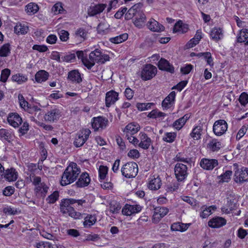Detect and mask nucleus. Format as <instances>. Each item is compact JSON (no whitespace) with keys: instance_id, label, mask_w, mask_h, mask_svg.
<instances>
[{"instance_id":"33","label":"nucleus","mask_w":248,"mask_h":248,"mask_svg":"<svg viewBox=\"0 0 248 248\" xmlns=\"http://www.w3.org/2000/svg\"><path fill=\"white\" fill-rule=\"evenodd\" d=\"M222 30L220 28H214L212 29L210 36L212 39L217 41L223 37Z\"/></svg>"},{"instance_id":"34","label":"nucleus","mask_w":248,"mask_h":248,"mask_svg":"<svg viewBox=\"0 0 248 248\" xmlns=\"http://www.w3.org/2000/svg\"><path fill=\"white\" fill-rule=\"evenodd\" d=\"M48 73L45 70H40L35 75V78L37 82H42L46 80L48 77Z\"/></svg>"},{"instance_id":"2","label":"nucleus","mask_w":248,"mask_h":248,"mask_svg":"<svg viewBox=\"0 0 248 248\" xmlns=\"http://www.w3.org/2000/svg\"><path fill=\"white\" fill-rule=\"evenodd\" d=\"M80 172V170L76 163L71 162L63 172L61 181V185L67 186L74 182Z\"/></svg>"},{"instance_id":"61","label":"nucleus","mask_w":248,"mask_h":248,"mask_svg":"<svg viewBox=\"0 0 248 248\" xmlns=\"http://www.w3.org/2000/svg\"><path fill=\"white\" fill-rule=\"evenodd\" d=\"M127 155L131 158H138L140 156V154L138 150L136 149H132L129 151Z\"/></svg>"},{"instance_id":"30","label":"nucleus","mask_w":248,"mask_h":248,"mask_svg":"<svg viewBox=\"0 0 248 248\" xmlns=\"http://www.w3.org/2000/svg\"><path fill=\"white\" fill-rule=\"evenodd\" d=\"M189 117L187 114L176 120L173 124V127L177 130H180L185 125Z\"/></svg>"},{"instance_id":"54","label":"nucleus","mask_w":248,"mask_h":248,"mask_svg":"<svg viewBox=\"0 0 248 248\" xmlns=\"http://www.w3.org/2000/svg\"><path fill=\"white\" fill-rule=\"evenodd\" d=\"M232 174V171L226 170L223 174H221L219 177L222 182H228L231 179Z\"/></svg>"},{"instance_id":"41","label":"nucleus","mask_w":248,"mask_h":248,"mask_svg":"<svg viewBox=\"0 0 248 248\" xmlns=\"http://www.w3.org/2000/svg\"><path fill=\"white\" fill-rule=\"evenodd\" d=\"M14 30L16 33H20L21 34H24L28 31L29 28L24 24H22L21 23H17L16 26L14 28Z\"/></svg>"},{"instance_id":"38","label":"nucleus","mask_w":248,"mask_h":248,"mask_svg":"<svg viewBox=\"0 0 248 248\" xmlns=\"http://www.w3.org/2000/svg\"><path fill=\"white\" fill-rule=\"evenodd\" d=\"M128 34L124 33L116 37L110 38L109 40L112 43L117 44L126 40L128 39Z\"/></svg>"},{"instance_id":"35","label":"nucleus","mask_w":248,"mask_h":248,"mask_svg":"<svg viewBox=\"0 0 248 248\" xmlns=\"http://www.w3.org/2000/svg\"><path fill=\"white\" fill-rule=\"evenodd\" d=\"M145 16L142 12L139 13V15L135 17L134 25L139 28H141L145 23Z\"/></svg>"},{"instance_id":"4","label":"nucleus","mask_w":248,"mask_h":248,"mask_svg":"<svg viewBox=\"0 0 248 248\" xmlns=\"http://www.w3.org/2000/svg\"><path fill=\"white\" fill-rule=\"evenodd\" d=\"M122 175L127 178H134L138 172V166L137 163L130 162L125 163L121 169Z\"/></svg>"},{"instance_id":"58","label":"nucleus","mask_w":248,"mask_h":248,"mask_svg":"<svg viewBox=\"0 0 248 248\" xmlns=\"http://www.w3.org/2000/svg\"><path fill=\"white\" fill-rule=\"evenodd\" d=\"M15 192L14 187L11 186L6 187L3 190V194L6 196H10L14 194Z\"/></svg>"},{"instance_id":"27","label":"nucleus","mask_w":248,"mask_h":248,"mask_svg":"<svg viewBox=\"0 0 248 248\" xmlns=\"http://www.w3.org/2000/svg\"><path fill=\"white\" fill-rule=\"evenodd\" d=\"M139 13H141L139 8V5L135 4L130 8L125 13V18L126 20L132 19L134 16H137L139 15Z\"/></svg>"},{"instance_id":"18","label":"nucleus","mask_w":248,"mask_h":248,"mask_svg":"<svg viewBox=\"0 0 248 248\" xmlns=\"http://www.w3.org/2000/svg\"><path fill=\"white\" fill-rule=\"evenodd\" d=\"M82 217L79 219L83 218V226L85 228H90L94 224L96 221V217L95 215L91 214H81Z\"/></svg>"},{"instance_id":"10","label":"nucleus","mask_w":248,"mask_h":248,"mask_svg":"<svg viewBox=\"0 0 248 248\" xmlns=\"http://www.w3.org/2000/svg\"><path fill=\"white\" fill-rule=\"evenodd\" d=\"M227 128V122L224 120H218L214 123L213 130L216 135L219 136L225 133Z\"/></svg>"},{"instance_id":"53","label":"nucleus","mask_w":248,"mask_h":248,"mask_svg":"<svg viewBox=\"0 0 248 248\" xmlns=\"http://www.w3.org/2000/svg\"><path fill=\"white\" fill-rule=\"evenodd\" d=\"M179 22L176 24L173 28L174 31H181L182 33L186 32L188 30L187 25H183L179 26Z\"/></svg>"},{"instance_id":"1","label":"nucleus","mask_w":248,"mask_h":248,"mask_svg":"<svg viewBox=\"0 0 248 248\" xmlns=\"http://www.w3.org/2000/svg\"><path fill=\"white\" fill-rule=\"evenodd\" d=\"M86 202L85 200H76L74 199H65L62 201L60 204V210L62 214H68L69 216L75 219H79L82 217L80 213L75 211L74 208L81 210L83 204Z\"/></svg>"},{"instance_id":"14","label":"nucleus","mask_w":248,"mask_h":248,"mask_svg":"<svg viewBox=\"0 0 248 248\" xmlns=\"http://www.w3.org/2000/svg\"><path fill=\"white\" fill-rule=\"evenodd\" d=\"M106 4L99 3L91 6L88 9V14L90 16H94L102 13L107 7Z\"/></svg>"},{"instance_id":"23","label":"nucleus","mask_w":248,"mask_h":248,"mask_svg":"<svg viewBox=\"0 0 248 248\" xmlns=\"http://www.w3.org/2000/svg\"><path fill=\"white\" fill-rule=\"evenodd\" d=\"M140 129V125L137 124L130 123L125 127L124 132L125 136H132L137 133Z\"/></svg>"},{"instance_id":"13","label":"nucleus","mask_w":248,"mask_h":248,"mask_svg":"<svg viewBox=\"0 0 248 248\" xmlns=\"http://www.w3.org/2000/svg\"><path fill=\"white\" fill-rule=\"evenodd\" d=\"M200 166L204 170H212L218 165V160L215 159L202 158L200 162Z\"/></svg>"},{"instance_id":"42","label":"nucleus","mask_w":248,"mask_h":248,"mask_svg":"<svg viewBox=\"0 0 248 248\" xmlns=\"http://www.w3.org/2000/svg\"><path fill=\"white\" fill-rule=\"evenodd\" d=\"M0 137L10 142L12 140L13 135L10 131L2 128L0 129Z\"/></svg>"},{"instance_id":"32","label":"nucleus","mask_w":248,"mask_h":248,"mask_svg":"<svg viewBox=\"0 0 248 248\" xmlns=\"http://www.w3.org/2000/svg\"><path fill=\"white\" fill-rule=\"evenodd\" d=\"M189 224H185L181 222H176L173 223L171 226V229L172 231H180L181 232L186 231L188 227Z\"/></svg>"},{"instance_id":"20","label":"nucleus","mask_w":248,"mask_h":248,"mask_svg":"<svg viewBox=\"0 0 248 248\" xmlns=\"http://www.w3.org/2000/svg\"><path fill=\"white\" fill-rule=\"evenodd\" d=\"M139 136L140 141L139 142V146L144 150L149 149L151 143V139L144 133L140 132Z\"/></svg>"},{"instance_id":"43","label":"nucleus","mask_w":248,"mask_h":248,"mask_svg":"<svg viewBox=\"0 0 248 248\" xmlns=\"http://www.w3.org/2000/svg\"><path fill=\"white\" fill-rule=\"evenodd\" d=\"M39 7L37 4L33 2L29 3L26 6V11L30 15L34 14L37 13Z\"/></svg>"},{"instance_id":"62","label":"nucleus","mask_w":248,"mask_h":248,"mask_svg":"<svg viewBox=\"0 0 248 248\" xmlns=\"http://www.w3.org/2000/svg\"><path fill=\"white\" fill-rule=\"evenodd\" d=\"M66 233L73 237H77L78 236H79L80 233L76 229H70L66 230Z\"/></svg>"},{"instance_id":"39","label":"nucleus","mask_w":248,"mask_h":248,"mask_svg":"<svg viewBox=\"0 0 248 248\" xmlns=\"http://www.w3.org/2000/svg\"><path fill=\"white\" fill-rule=\"evenodd\" d=\"M11 53V47L9 43L4 44L0 48V56L1 57H6L9 55Z\"/></svg>"},{"instance_id":"8","label":"nucleus","mask_w":248,"mask_h":248,"mask_svg":"<svg viewBox=\"0 0 248 248\" xmlns=\"http://www.w3.org/2000/svg\"><path fill=\"white\" fill-rule=\"evenodd\" d=\"M236 170L234 171V181L236 183H242L248 181V168H242L240 170L237 168V164H234Z\"/></svg>"},{"instance_id":"50","label":"nucleus","mask_w":248,"mask_h":248,"mask_svg":"<svg viewBox=\"0 0 248 248\" xmlns=\"http://www.w3.org/2000/svg\"><path fill=\"white\" fill-rule=\"evenodd\" d=\"M59 196V192L55 191L46 199V201L48 203H54L58 200Z\"/></svg>"},{"instance_id":"63","label":"nucleus","mask_w":248,"mask_h":248,"mask_svg":"<svg viewBox=\"0 0 248 248\" xmlns=\"http://www.w3.org/2000/svg\"><path fill=\"white\" fill-rule=\"evenodd\" d=\"M33 50H37L40 52H44L47 50V47L45 45H35L32 46Z\"/></svg>"},{"instance_id":"3","label":"nucleus","mask_w":248,"mask_h":248,"mask_svg":"<svg viewBox=\"0 0 248 248\" xmlns=\"http://www.w3.org/2000/svg\"><path fill=\"white\" fill-rule=\"evenodd\" d=\"M109 60L108 55L103 54L100 50L96 49L92 51L89 55V60L84 61V66L88 69H91L95 62L103 64Z\"/></svg>"},{"instance_id":"44","label":"nucleus","mask_w":248,"mask_h":248,"mask_svg":"<svg viewBox=\"0 0 248 248\" xmlns=\"http://www.w3.org/2000/svg\"><path fill=\"white\" fill-rule=\"evenodd\" d=\"M217 207L215 205L210 206L208 207H205L201 214V217L203 218L208 217L211 214L212 211H215Z\"/></svg>"},{"instance_id":"19","label":"nucleus","mask_w":248,"mask_h":248,"mask_svg":"<svg viewBox=\"0 0 248 248\" xmlns=\"http://www.w3.org/2000/svg\"><path fill=\"white\" fill-rule=\"evenodd\" d=\"M226 224V220L222 217H217L210 220L208 222L209 227L213 228H218Z\"/></svg>"},{"instance_id":"51","label":"nucleus","mask_w":248,"mask_h":248,"mask_svg":"<svg viewBox=\"0 0 248 248\" xmlns=\"http://www.w3.org/2000/svg\"><path fill=\"white\" fill-rule=\"evenodd\" d=\"M10 70L8 68L2 70L0 75V81L5 82L10 75Z\"/></svg>"},{"instance_id":"57","label":"nucleus","mask_w":248,"mask_h":248,"mask_svg":"<svg viewBox=\"0 0 248 248\" xmlns=\"http://www.w3.org/2000/svg\"><path fill=\"white\" fill-rule=\"evenodd\" d=\"M36 248H51L52 245L48 242L41 241L36 243Z\"/></svg>"},{"instance_id":"59","label":"nucleus","mask_w":248,"mask_h":248,"mask_svg":"<svg viewBox=\"0 0 248 248\" xmlns=\"http://www.w3.org/2000/svg\"><path fill=\"white\" fill-rule=\"evenodd\" d=\"M69 33L65 30H61L59 32L60 38L62 41L65 42L69 38Z\"/></svg>"},{"instance_id":"37","label":"nucleus","mask_w":248,"mask_h":248,"mask_svg":"<svg viewBox=\"0 0 248 248\" xmlns=\"http://www.w3.org/2000/svg\"><path fill=\"white\" fill-rule=\"evenodd\" d=\"M221 147V142L215 139L212 140L208 144V148L213 152L219 150Z\"/></svg>"},{"instance_id":"9","label":"nucleus","mask_w":248,"mask_h":248,"mask_svg":"<svg viewBox=\"0 0 248 248\" xmlns=\"http://www.w3.org/2000/svg\"><path fill=\"white\" fill-rule=\"evenodd\" d=\"M61 115V110L56 108H54L47 110L44 118L46 121L52 123L57 121Z\"/></svg>"},{"instance_id":"49","label":"nucleus","mask_w":248,"mask_h":248,"mask_svg":"<svg viewBox=\"0 0 248 248\" xmlns=\"http://www.w3.org/2000/svg\"><path fill=\"white\" fill-rule=\"evenodd\" d=\"M64 9L62 6V3L60 2H57L52 8V12L55 15L62 13Z\"/></svg>"},{"instance_id":"11","label":"nucleus","mask_w":248,"mask_h":248,"mask_svg":"<svg viewBox=\"0 0 248 248\" xmlns=\"http://www.w3.org/2000/svg\"><path fill=\"white\" fill-rule=\"evenodd\" d=\"M108 120L102 117L94 118L92 123V125L94 131L102 130L108 125Z\"/></svg>"},{"instance_id":"24","label":"nucleus","mask_w":248,"mask_h":248,"mask_svg":"<svg viewBox=\"0 0 248 248\" xmlns=\"http://www.w3.org/2000/svg\"><path fill=\"white\" fill-rule=\"evenodd\" d=\"M175 95L176 94L174 91L170 92V93L162 101V107L165 109H168L170 108L174 101Z\"/></svg>"},{"instance_id":"47","label":"nucleus","mask_w":248,"mask_h":248,"mask_svg":"<svg viewBox=\"0 0 248 248\" xmlns=\"http://www.w3.org/2000/svg\"><path fill=\"white\" fill-rule=\"evenodd\" d=\"M27 78L23 75H15L12 77V79L14 81L17 82L18 84H22L27 80Z\"/></svg>"},{"instance_id":"55","label":"nucleus","mask_w":248,"mask_h":248,"mask_svg":"<svg viewBox=\"0 0 248 248\" xmlns=\"http://www.w3.org/2000/svg\"><path fill=\"white\" fill-rule=\"evenodd\" d=\"M239 101L242 105L245 106L248 103V94L245 92L242 93L239 96Z\"/></svg>"},{"instance_id":"40","label":"nucleus","mask_w":248,"mask_h":248,"mask_svg":"<svg viewBox=\"0 0 248 248\" xmlns=\"http://www.w3.org/2000/svg\"><path fill=\"white\" fill-rule=\"evenodd\" d=\"M248 38V26L240 30L237 41L239 43L245 42Z\"/></svg>"},{"instance_id":"25","label":"nucleus","mask_w":248,"mask_h":248,"mask_svg":"<svg viewBox=\"0 0 248 248\" xmlns=\"http://www.w3.org/2000/svg\"><path fill=\"white\" fill-rule=\"evenodd\" d=\"M90 181L88 173L84 172L80 176L78 181L76 182V185L78 187H85L89 184Z\"/></svg>"},{"instance_id":"15","label":"nucleus","mask_w":248,"mask_h":248,"mask_svg":"<svg viewBox=\"0 0 248 248\" xmlns=\"http://www.w3.org/2000/svg\"><path fill=\"white\" fill-rule=\"evenodd\" d=\"M169 212V209L165 207H156L154 208L153 219L158 222L161 218L166 216Z\"/></svg>"},{"instance_id":"56","label":"nucleus","mask_w":248,"mask_h":248,"mask_svg":"<svg viewBox=\"0 0 248 248\" xmlns=\"http://www.w3.org/2000/svg\"><path fill=\"white\" fill-rule=\"evenodd\" d=\"M3 212L5 214H8L11 215H15L20 212L17 209L12 208L11 207H6L3 208Z\"/></svg>"},{"instance_id":"17","label":"nucleus","mask_w":248,"mask_h":248,"mask_svg":"<svg viewBox=\"0 0 248 248\" xmlns=\"http://www.w3.org/2000/svg\"><path fill=\"white\" fill-rule=\"evenodd\" d=\"M118 99V93L114 91L111 90L106 93L105 103L107 107L109 108L114 104Z\"/></svg>"},{"instance_id":"5","label":"nucleus","mask_w":248,"mask_h":248,"mask_svg":"<svg viewBox=\"0 0 248 248\" xmlns=\"http://www.w3.org/2000/svg\"><path fill=\"white\" fill-rule=\"evenodd\" d=\"M157 71V68L155 66L151 64H146L143 66L141 70V78L144 81L150 80L155 76Z\"/></svg>"},{"instance_id":"52","label":"nucleus","mask_w":248,"mask_h":248,"mask_svg":"<svg viewBox=\"0 0 248 248\" xmlns=\"http://www.w3.org/2000/svg\"><path fill=\"white\" fill-rule=\"evenodd\" d=\"M108 168L107 166L101 165L99 169V176L101 179H104L108 173Z\"/></svg>"},{"instance_id":"36","label":"nucleus","mask_w":248,"mask_h":248,"mask_svg":"<svg viewBox=\"0 0 248 248\" xmlns=\"http://www.w3.org/2000/svg\"><path fill=\"white\" fill-rule=\"evenodd\" d=\"M161 185V180L159 177L152 179L148 185V187L151 190L158 189Z\"/></svg>"},{"instance_id":"29","label":"nucleus","mask_w":248,"mask_h":248,"mask_svg":"<svg viewBox=\"0 0 248 248\" xmlns=\"http://www.w3.org/2000/svg\"><path fill=\"white\" fill-rule=\"evenodd\" d=\"M68 78L73 82L80 83L82 79L80 74L77 70H72L68 73Z\"/></svg>"},{"instance_id":"31","label":"nucleus","mask_w":248,"mask_h":248,"mask_svg":"<svg viewBox=\"0 0 248 248\" xmlns=\"http://www.w3.org/2000/svg\"><path fill=\"white\" fill-rule=\"evenodd\" d=\"M48 187L44 183L40 184V186H37L35 188V191L36 194L44 198L47 192Z\"/></svg>"},{"instance_id":"46","label":"nucleus","mask_w":248,"mask_h":248,"mask_svg":"<svg viewBox=\"0 0 248 248\" xmlns=\"http://www.w3.org/2000/svg\"><path fill=\"white\" fill-rule=\"evenodd\" d=\"M176 137V133L175 132H167L165 134L163 140L166 142L171 143L174 141Z\"/></svg>"},{"instance_id":"64","label":"nucleus","mask_w":248,"mask_h":248,"mask_svg":"<svg viewBox=\"0 0 248 248\" xmlns=\"http://www.w3.org/2000/svg\"><path fill=\"white\" fill-rule=\"evenodd\" d=\"M193 66L191 64H187L185 67H182L181 68V72L185 75L188 74L190 73L191 70L192 69Z\"/></svg>"},{"instance_id":"21","label":"nucleus","mask_w":248,"mask_h":248,"mask_svg":"<svg viewBox=\"0 0 248 248\" xmlns=\"http://www.w3.org/2000/svg\"><path fill=\"white\" fill-rule=\"evenodd\" d=\"M148 28L154 32H161L163 31L165 27L154 19H151L147 23Z\"/></svg>"},{"instance_id":"16","label":"nucleus","mask_w":248,"mask_h":248,"mask_svg":"<svg viewBox=\"0 0 248 248\" xmlns=\"http://www.w3.org/2000/svg\"><path fill=\"white\" fill-rule=\"evenodd\" d=\"M8 123L15 128L18 127L22 122V118L16 113H10L7 118Z\"/></svg>"},{"instance_id":"6","label":"nucleus","mask_w":248,"mask_h":248,"mask_svg":"<svg viewBox=\"0 0 248 248\" xmlns=\"http://www.w3.org/2000/svg\"><path fill=\"white\" fill-rule=\"evenodd\" d=\"M175 177L178 182H183L188 176L187 167L182 163H177L174 167Z\"/></svg>"},{"instance_id":"45","label":"nucleus","mask_w":248,"mask_h":248,"mask_svg":"<svg viewBox=\"0 0 248 248\" xmlns=\"http://www.w3.org/2000/svg\"><path fill=\"white\" fill-rule=\"evenodd\" d=\"M109 205L110 211L113 214L118 213L121 208L120 203L115 201H111Z\"/></svg>"},{"instance_id":"12","label":"nucleus","mask_w":248,"mask_h":248,"mask_svg":"<svg viewBox=\"0 0 248 248\" xmlns=\"http://www.w3.org/2000/svg\"><path fill=\"white\" fill-rule=\"evenodd\" d=\"M141 209L142 207L140 205L126 204L122 209V213L125 216H131L140 212Z\"/></svg>"},{"instance_id":"28","label":"nucleus","mask_w":248,"mask_h":248,"mask_svg":"<svg viewBox=\"0 0 248 248\" xmlns=\"http://www.w3.org/2000/svg\"><path fill=\"white\" fill-rule=\"evenodd\" d=\"M203 129L202 126L200 124L198 126H195L190 134V136L194 140H199L201 139Z\"/></svg>"},{"instance_id":"22","label":"nucleus","mask_w":248,"mask_h":248,"mask_svg":"<svg viewBox=\"0 0 248 248\" xmlns=\"http://www.w3.org/2000/svg\"><path fill=\"white\" fill-rule=\"evenodd\" d=\"M158 67L160 70L166 71L171 73L174 72V68L172 64L166 59L161 58L158 62Z\"/></svg>"},{"instance_id":"60","label":"nucleus","mask_w":248,"mask_h":248,"mask_svg":"<svg viewBox=\"0 0 248 248\" xmlns=\"http://www.w3.org/2000/svg\"><path fill=\"white\" fill-rule=\"evenodd\" d=\"M76 54L74 53H69L62 57V62H71L73 60L75 59Z\"/></svg>"},{"instance_id":"26","label":"nucleus","mask_w":248,"mask_h":248,"mask_svg":"<svg viewBox=\"0 0 248 248\" xmlns=\"http://www.w3.org/2000/svg\"><path fill=\"white\" fill-rule=\"evenodd\" d=\"M3 176H4V178L6 180L9 182L14 181L17 178L18 173L16 171L15 169L11 168L10 169H7L4 171Z\"/></svg>"},{"instance_id":"7","label":"nucleus","mask_w":248,"mask_h":248,"mask_svg":"<svg viewBox=\"0 0 248 248\" xmlns=\"http://www.w3.org/2000/svg\"><path fill=\"white\" fill-rule=\"evenodd\" d=\"M91 132L89 129L86 128L81 130L77 134L74 142L76 147L82 146L89 138Z\"/></svg>"},{"instance_id":"48","label":"nucleus","mask_w":248,"mask_h":248,"mask_svg":"<svg viewBox=\"0 0 248 248\" xmlns=\"http://www.w3.org/2000/svg\"><path fill=\"white\" fill-rule=\"evenodd\" d=\"M27 110L29 113L34 114V116H36V113L38 112V117L42 115L41 108L36 106H31V105H30V106L28 107V108H27Z\"/></svg>"}]
</instances>
